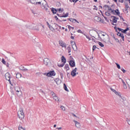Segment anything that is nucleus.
<instances>
[{"label": "nucleus", "instance_id": "obj_55", "mask_svg": "<svg viewBox=\"0 0 130 130\" xmlns=\"http://www.w3.org/2000/svg\"><path fill=\"white\" fill-rule=\"evenodd\" d=\"M110 90H111L112 92H114V93H115V92H116V90H115V89H113V88H110Z\"/></svg>", "mask_w": 130, "mask_h": 130}, {"label": "nucleus", "instance_id": "obj_3", "mask_svg": "<svg viewBox=\"0 0 130 130\" xmlns=\"http://www.w3.org/2000/svg\"><path fill=\"white\" fill-rule=\"evenodd\" d=\"M47 77H52L55 76V72L54 71H50L49 72L46 74Z\"/></svg>", "mask_w": 130, "mask_h": 130}, {"label": "nucleus", "instance_id": "obj_16", "mask_svg": "<svg viewBox=\"0 0 130 130\" xmlns=\"http://www.w3.org/2000/svg\"><path fill=\"white\" fill-rule=\"evenodd\" d=\"M61 60L63 63H66L67 62V59H66V57H64L63 56H62L61 58Z\"/></svg>", "mask_w": 130, "mask_h": 130}, {"label": "nucleus", "instance_id": "obj_37", "mask_svg": "<svg viewBox=\"0 0 130 130\" xmlns=\"http://www.w3.org/2000/svg\"><path fill=\"white\" fill-rule=\"evenodd\" d=\"M117 35L119 37H121L123 35V34L120 33L119 31H118Z\"/></svg>", "mask_w": 130, "mask_h": 130}, {"label": "nucleus", "instance_id": "obj_8", "mask_svg": "<svg viewBox=\"0 0 130 130\" xmlns=\"http://www.w3.org/2000/svg\"><path fill=\"white\" fill-rule=\"evenodd\" d=\"M57 15L58 16V17H60V18H67V17L69 16V13H67L64 15H61V14H57Z\"/></svg>", "mask_w": 130, "mask_h": 130}, {"label": "nucleus", "instance_id": "obj_11", "mask_svg": "<svg viewBox=\"0 0 130 130\" xmlns=\"http://www.w3.org/2000/svg\"><path fill=\"white\" fill-rule=\"evenodd\" d=\"M73 121L75 123V126H76V127L79 128L80 126H81V124L80 123H79V122L76 121L75 120H74Z\"/></svg>", "mask_w": 130, "mask_h": 130}, {"label": "nucleus", "instance_id": "obj_18", "mask_svg": "<svg viewBox=\"0 0 130 130\" xmlns=\"http://www.w3.org/2000/svg\"><path fill=\"white\" fill-rule=\"evenodd\" d=\"M54 18H55L56 21H58L59 22H62V21H67V19H64L63 20H60V19H58V18L57 17V16H55Z\"/></svg>", "mask_w": 130, "mask_h": 130}, {"label": "nucleus", "instance_id": "obj_1", "mask_svg": "<svg viewBox=\"0 0 130 130\" xmlns=\"http://www.w3.org/2000/svg\"><path fill=\"white\" fill-rule=\"evenodd\" d=\"M14 89L16 92H17V95L18 96V97H20V96L22 95V91H21V88H20V87L18 85H16L14 87Z\"/></svg>", "mask_w": 130, "mask_h": 130}, {"label": "nucleus", "instance_id": "obj_62", "mask_svg": "<svg viewBox=\"0 0 130 130\" xmlns=\"http://www.w3.org/2000/svg\"><path fill=\"white\" fill-rule=\"evenodd\" d=\"M121 37V39H122V41H124V36H123V35Z\"/></svg>", "mask_w": 130, "mask_h": 130}, {"label": "nucleus", "instance_id": "obj_44", "mask_svg": "<svg viewBox=\"0 0 130 130\" xmlns=\"http://www.w3.org/2000/svg\"><path fill=\"white\" fill-rule=\"evenodd\" d=\"M96 48H97V47H96L95 45H93L92 47V51H94V50H95V49H96Z\"/></svg>", "mask_w": 130, "mask_h": 130}, {"label": "nucleus", "instance_id": "obj_58", "mask_svg": "<svg viewBox=\"0 0 130 130\" xmlns=\"http://www.w3.org/2000/svg\"><path fill=\"white\" fill-rule=\"evenodd\" d=\"M125 8H126V9H129V6H128V5L126 4Z\"/></svg>", "mask_w": 130, "mask_h": 130}, {"label": "nucleus", "instance_id": "obj_13", "mask_svg": "<svg viewBox=\"0 0 130 130\" xmlns=\"http://www.w3.org/2000/svg\"><path fill=\"white\" fill-rule=\"evenodd\" d=\"M72 48L74 51H77L78 48H77V45H76V43H74V44H72Z\"/></svg>", "mask_w": 130, "mask_h": 130}, {"label": "nucleus", "instance_id": "obj_45", "mask_svg": "<svg viewBox=\"0 0 130 130\" xmlns=\"http://www.w3.org/2000/svg\"><path fill=\"white\" fill-rule=\"evenodd\" d=\"M123 87L124 89H127V86H126V84L125 83L123 84Z\"/></svg>", "mask_w": 130, "mask_h": 130}, {"label": "nucleus", "instance_id": "obj_29", "mask_svg": "<svg viewBox=\"0 0 130 130\" xmlns=\"http://www.w3.org/2000/svg\"><path fill=\"white\" fill-rule=\"evenodd\" d=\"M17 114H24V112H23V110H20L18 111Z\"/></svg>", "mask_w": 130, "mask_h": 130}, {"label": "nucleus", "instance_id": "obj_61", "mask_svg": "<svg viewBox=\"0 0 130 130\" xmlns=\"http://www.w3.org/2000/svg\"><path fill=\"white\" fill-rule=\"evenodd\" d=\"M124 11L126 12V14L128 13V11H127V8H125Z\"/></svg>", "mask_w": 130, "mask_h": 130}, {"label": "nucleus", "instance_id": "obj_57", "mask_svg": "<svg viewBox=\"0 0 130 130\" xmlns=\"http://www.w3.org/2000/svg\"><path fill=\"white\" fill-rule=\"evenodd\" d=\"M51 94L52 96H53H53H55V93H54V92H53V91L51 92Z\"/></svg>", "mask_w": 130, "mask_h": 130}, {"label": "nucleus", "instance_id": "obj_39", "mask_svg": "<svg viewBox=\"0 0 130 130\" xmlns=\"http://www.w3.org/2000/svg\"><path fill=\"white\" fill-rule=\"evenodd\" d=\"M57 12H63V9H61V8H59L56 9Z\"/></svg>", "mask_w": 130, "mask_h": 130}, {"label": "nucleus", "instance_id": "obj_63", "mask_svg": "<svg viewBox=\"0 0 130 130\" xmlns=\"http://www.w3.org/2000/svg\"><path fill=\"white\" fill-rule=\"evenodd\" d=\"M71 43L72 45L73 46V44H75V43H76L74 42L73 41H71Z\"/></svg>", "mask_w": 130, "mask_h": 130}, {"label": "nucleus", "instance_id": "obj_50", "mask_svg": "<svg viewBox=\"0 0 130 130\" xmlns=\"http://www.w3.org/2000/svg\"><path fill=\"white\" fill-rule=\"evenodd\" d=\"M78 33H81V34H83V31L81 29H78L77 30Z\"/></svg>", "mask_w": 130, "mask_h": 130}, {"label": "nucleus", "instance_id": "obj_60", "mask_svg": "<svg viewBox=\"0 0 130 130\" xmlns=\"http://www.w3.org/2000/svg\"><path fill=\"white\" fill-rule=\"evenodd\" d=\"M114 39L115 40H116V42H118V43H119V40H118V39L115 38Z\"/></svg>", "mask_w": 130, "mask_h": 130}, {"label": "nucleus", "instance_id": "obj_53", "mask_svg": "<svg viewBox=\"0 0 130 130\" xmlns=\"http://www.w3.org/2000/svg\"><path fill=\"white\" fill-rule=\"evenodd\" d=\"M18 129L19 130H25V129H24V128H23V127H22V126L19 127Z\"/></svg>", "mask_w": 130, "mask_h": 130}, {"label": "nucleus", "instance_id": "obj_14", "mask_svg": "<svg viewBox=\"0 0 130 130\" xmlns=\"http://www.w3.org/2000/svg\"><path fill=\"white\" fill-rule=\"evenodd\" d=\"M111 18H114L113 19V23H117V17H116L115 16H111Z\"/></svg>", "mask_w": 130, "mask_h": 130}, {"label": "nucleus", "instance_id": "obj_24", "mask_svg": "<svg viewBox=\"0 0 130 130\" xmlns=\"http://www.w3.org/2000/svg\"><path fill=\"white\" fill-rule=\"evenodd\" d=\"M115 30H116V32H118V31H121L122 32V29L119 28V27H117L116 26L114 27Z\"/></svg>", "mask_w": 130, "mask_h": 130}, {"label": "nucleus", "instance_id": "obj_15", "mask_svg": "<svg viewBox=\"0 0 130 130\" xmlns=\"http://www.w3.org/2000/svg\"><path fill=\"white\" fill-rule=\"evenodd\" d=\"M51 12L53 14V15H55V14H56V13L57 12V10H56V9L52 8Z\"/></svg>", "mask_w": 130, "mask_h": 130}, {"label": "nucleus", "instance_id": "obj_43", "mask_svg": "<svg viewBox=\"0 0 130 130\" xmlns=\"http://www.w3.org/2000/svg\"><path fill=\"white\" fill-rule=\"evenodd\" d=\"M60 108L61 110H63V111H64V110H66V108H64V107H63V106H61Z\"/></svg>", "mask_w": 130, "mask_h": 130}, {"label": "nucleus", "instance_id": "obj_32", "mask_svg": "<svg viewBox=\"0 0 130 130\" xmlns=\"http://www.w3.org/2000/svg\"><path fill=\"white\" fill-rule=\"evenodd\" d=\"M31 4L33 5H36V0H30Z\"/></svg>", "mask_w": 130, "mask_h": 130}, {"label": "nucleus", "instance_id": "obj_56", "mask_svg": "<svg viewBox=\"0 0 130 130\" xmlns=\"http://www.w3.org/2000/svg\"><path fill=\"white\" fill-rule=\"evenodd\" d=\"M121 71H122V72H123V73H125V72H126V71H125V70H124L123 68H121Z\"/></svg>", "mask_w": 130, "mask_h": 130}, {"label": "nucleus", "instance_id": "obj_31", "mask_svg": "<svg viewBox=\"0 0 130 130\" xmlns=\"http://www.w3.org/2000/svg\"><path fill=\"white\" fill-rule=\"evenodd\" d=\"M116 95H118L119 96V98H121V95H120V92H118L116 91V92H114Z\"/></svg>", "mask_w": 130, "mask_h": 130}, {"label": "nucleus", "instance_id": "obj_41", "mask_svg": "<svg viewBox=\"0 0 130 130\" xmlns=\"http://www.w3.org/2000/svg\"><path fill=\"white\" fill-rule=\"evenodd\" d=\"M68 29H69V30H71L72 29L74 30L75 28L74 27L71 26L70 25H68Z\"/></svg>", "mask_w": 130, "mask_h": 130}, {"label": "nucleus", "instance_id": "obj_54", "mask_svg": "<svg viewBox=\"0 0 130 130\" xmlns=\"http://www.w3.org/2000/svg\"><path fill=\"white\" fill-rule=\"evenodd\" d=\"M77 2H79V0H72V3H74L75 4H76V3H77Z\"/></svg>", "mask_w": 130, "mask_h": 130}, {"label": "nucleus", "instance_id": "obj_33", "mask_svg": "<svg viewBox=\"0 0 130 130\" xmlns=\"http://www.w3.org/2000/svg\"><path fill=\"white\" fill-rule=\"evenodd\" d=\"M47 24L49 29H53V27H52V26L50 25V24H49V23H48V22H47Z\"/></svg>", "mask_w": 130, "mask_h": 130}, {"label": "nucleus", "instance_id": "obj_2", "mask_svg": "<svg viewBox=\"0 0 130 130\" xmlns=\"http://www.w3.org/2000/svg\"><path fill=\"white\" fill-rule=\"evenodd\" d=\"M5 77L6 79L9 82L10 84H11V74H10L9 72H7L5 74Z\"/></svg>", "mask_w": 130, "mask_h": 130}, {"label": "nucleus", "instance_id": "obj_26", "mask_svg": "<svg viewBox=\"0 0 130 130\" xmlns=\"http://www.w3.org/2000/svg\"><path fill=\"white\" fill-rule=\"evenodd\" d=\"M63 88L65 90V91H67V92H69V90L68 89L67 85L65 83L63 84Z\"/></svg>", "mask_w": 130, "mask_h": 130}, {"label": "nucleus", "instance_id": "obj_5", "mask_svg": "<svg viewBox=\"0 0 130 130\" xmlns=\"http://www.w3.org/2000/svg\"><path fill=\"white\" fill-rule=\"evenodd\" d=\"M69 66L71 68H75L76 67V62H75L74 60H71L69 62Z\"/></svg>", "mask_w": 130, "mask_h": 130}, {"label": "nucleus", "instance_id": "obj_12", "mask_svg": "<svg viewBox=\"0 0 130 130\" xmlns=\"http://www.w3.org/2000/svg\"><path fill=\"white\" fill-rule=\"evenodd\" d=\"M18 117L20 119V120H22V119H24V118L25 117L24 114H18Z\"/></svg>", "mask_w": 130, "mask_h": 130}, {"label": "nucleus", "instance_id": "obj_27", "mask_svg": "<svg viewBox=\"0 0 130 130\" xmlns=\"http://www.w3.org/2000/svg\"><path fill=\"white\" fill-rule=\"evenodd\" d=\"M105 7H107V8H108V11H109V12H110V11H112V9L111 8V7H109V6H108V5H105Z\"/></svg>", "mask_w": 130, "mask_h": 130}, {"label": "nucleus", "instance_id": "obj_59", "mask_svg": "<svg viewBox=\"0 0 130 130\" xmlns=\"http://www.w3.org/2000/svg\"><path fill=\"white\" fill-rule=\"evenodd\" d=\"M120 99H121L122 100H123V101H124V100H125V98L124 97H123L121 96V98H119Z\"/></svg>", "mask_w": 130, "mask_h": 130}, {"label": "nucleus", "instance_id": "obj_6", "mask_svg": "<svg viewBox=\"0 0 130 130\" xmlns=\"http://www.w3.org/2000/svg\"><path fill=\"white\" fill-rule=\"evenodd\" d=\"M94 20V21H96V22H102V19L99 16H95Z\"/></svg>", "mask_w": 130, "mask_h": 130}, {"label": "nucleus", "instance_id": "obj_52", "mask_svg": "<svg viewBox=\"0 0 130 130\" xmlns=\"http://www.w3.org/2000/svg\"><path fill=\"white\" fill-rule=\"evenodd\" d=\"M119 17L120 18V19L122 20L123 21H124V19H123V17H122V16L119 15Z\"/></svg>", "mask_w": 130, "mask_h": 130}, {"label": "nucleus", "instance_id": "obj_42", "mask_svg": "<svg viewBox=\"0 0 130 130\" xmlns=\"http://www.w3.org/2000/svg\"><path fill=\"white\" fill-rule=\"evenodd\" d=\"M67 49L68 50V53H70V52H71V47L68 46Z\"/></svg>", "mask_w": 130, "mask_h": 130}, {"label": "nucleus", "instance_id": "obj_30", "mask_svg": "<svg viewBox=\"0 0 130 130\" xmlns=\"http://www.w3.org/2000/svg\"><path fill=\"white\" fill-rule=\"evenodd\" d=\"M114 15H116V16H120V12H117L116 10H114Z\"/></svg>", "mask_w": 130, "mask_h": 130}, {"label": "nucleus", "instance_id": "obj_10", "mask_svg": "<svg viewBox=\"0 0 130 130\" xmlns=\"http://www.w3.org/2000/svg\"><path fill=\"white\" fill-rule=\"evenodd\" d=\"M54 81L57 85H60L61 83V80L59 78H56Z\"/></svg>", "mask_w": 130, "mask_h": 130}, {"label": "nucleus", "instance_id": "obj_9", "mask_svg": "<svg viewBox=\"0 0 130 130\" xmlns=\"http://www.w3.org/2000/svg\"><path fill=\"white\" fill-rule=\"evenodd\" d=\"M59 44L62 47H64V48H67V44L63 41H60L59 42Z\"/></svg>", "mask_w": 130, "mask_h": 130}, {"label": "nucleus", "instance_id": "obj_17", "mask_svg": "<svg viewBox=\"0 0 130 130\" xmlns=\"http://www.w3.org/2000/svg\"><path fill=\"white\" fill-rule=\"evenodd\" d=\"M55 25V29L53 28V30H57V31H58L59 32H60V29H58V25L57 24L54 23Z\"/></svg>", "mask_w": 130, "mask_h": 130}, {"label": "nucleus", "instance_id": "obj_64", "mask_svg": "<svg viewBox=\"0 0 130 130\" xmlns=\"http://www.w3.org/2000/svg\"><path fill=\"white\" fill-rule=\"evenodd\" d=\"M127 35L128 36H130V31H129V32H127Z\"/></svg>", "mask_w": 130, "mask_h": 130}, {"label": "nucleus", "instance_id": "obj_48", "mask_svg": "<svg viewBox=\"0 0 130 130\" xmlns=\"http://www.w3.org/2000/svg\"><path fill=\"white\" fill-rule=\"evenodd\" d=\"M121 32L124 33V34H126V30H125V29H122Z\"/></svg>", "mask_w": 130, "mask_h": 130}, {"label": "nucleus", "instance_id": "obj_36", "mask_svg": "<svg viewBox=\"0 0 130 130\" xmlns=\"http://www.w3.org/2000/svg\"><path fill=\"white\" fill-rule=\"evenodd\" d=\"M98 44H99V45H100V46H101V47H104V45L102 43H101V42H99Z\"/></svg>", "mask_w": 130, "mask_h": 130}, {"label": "nucleus", "instance_id": "obj_23", "mask_svg": "<svg viewBox=\"0 0 130 130\" xmlns=\"http://www.w3.org/2000/svg\"><path fill=\"white\" fill-rule=\"evenodd\" d=\"M20 70H21V71H22L23 72H27V71H28V69L25 68V67H21L20 68Z\"/></svg>", "mask_w": 130, "mask_h": 130}, {"label": "nucleus", "instance_id": "obj_21", "mask_svg": "<svg viewBox=\"0 0 130 130\" xmlns=\"http://www.w3.org/2000/svg\"><path fill=\"white\" fill-rule=\"evenodd\" d=\"M16 76L17 79H20V78H22V74H21L20 73H17Z\"/></svg>", "mask_w": 130, "mask_h": 130}, {"label": "nucleus", "instance_id": "obj_20", "mask_svg": "<svg viewBox=\"0 0 130 130\" xmlns=\"http://www.w3.org/2000/svg\"><path fill=\"white\" fill-rule=\"evenodd\" d=\"M53 100H55V101H57V102H59V99H58V97H57L56 95H54L53 96Z\"/></svg>", "mask_w": 130, "mask_h": 130}, {"label": "nucleus", "instance_id": "obj_7", "mask_svg": "<svg viewBox=\"0 0 130 130\" xmlns=\"http://www.w3.org/2000/svg\"><path fill=\"white\" fill-rule=\"evenodd\" d=\"M43 7H44V8L45 9V10L46 12H48V8H47V7H48V5H47V3H46V1H45V3H43Z\"/></svg>", "mask_w": 130, "mask_h": 130}, {"label": "nucleus", "instance_id": "obj_46", "mask_svg": "<svg viewBox=\"0 0 130 130\" xmlns=\"http://www.w3.org/2000/svg\"><path fill=\"white\" fill-rule=\"evenodd\" d=\"M84 36H85L86 37V38L87 39H88L89 41L91 40V38H90V37H89L87 35H86V34H84Z\"/></svg>", "mask_w": 130, "mask_h": 130}, {"label": "nucleus", "instance_id": "obj_51", "mask_svg": "<svg viewBox=\"0 0 130 130\" xmlns=\"http://www.w3.org/2000/svg\"><path fill=\"white\" fill-rule=\"evenodd\" d=\"M126 121H127L128 124H129V125H130V118L127 119Z\"/></svg>", "mask_w": 130, "mask_h": 130}, {"label": "nucleus", "instance_id": "obj_25", "mask_svg": "<svg viewBox=\"0 0 130 130\" xmlns=\"http://www.w3.org/2000/svg\"><path fill=\"white\" fill-rule=\"evenodd\" d=\"M65 70L67 71H70V67H69V64H66L64 66Z\"/></svg>", "mask_w": 130, "mask_h": 130}, {"label": "nucleus", "instance_id": "obj_38", "mask_svg": "<svg viewBox=\"0 0 130 130\" xmlns=\"http://www.w3.org/2000/svg\"><path fill=\"white\" fill-rule=\"evenodd\" d=\"M73 117H76V119H80V117H79V116L76 115V114H73L72 115Z\"/></svg>", "mask_w": 130, "mask_h": 130}, {"label": "nucleus", "instance_id": "obj_19", "mask_svg": "<svg viewBox=\"0 0 130 130\" xmlns=\"http://www.w3.org/2000/svg\"><path fill=\"white\" fill-rule=\"evenodd\" d=\"M76 72L73 70L71 73V76H72V77H76V76L77 75V73H76Z\"/></svg>", "mask_w": 130, "mask_h": 130}, {"label": "nucleus", "instance_id": "obj_34", "mask_svg": "<svg viewBox=\"0 0 130 130\" xmlns=\"http://www.w3.org/2000/svg\"><path fill=\"white\" fill-rule=\"evenodd\" d=\"M57 66L58 67H59V68H62L63 66H64V63H63L62 64H58Z\"/></svg>", "mask_w": 130, "mask_h": 130}, {"label": "nucleus", "instance_id": "obj_49", "mask_svg": "<svg viewBox=\"0 0 130 130\" xmlns=\"http://www.w3.org/2000/svg\"><path fill=\"white\" fill-rule=\"evenodd\" d=\"M2 62L4 64H6V61L5 60V59H4V58L2 59Z\"/></svg>", "mask_w": 130, "mask_h": 130}, {"label": "nucleus", "instance_id": "obj_22", "mask_svg": "<svg viewBox=\"0 0 130 130\" xmlns=\"http://www.w3.org/2000/svg\"><path fill=\"white\" fill-rule=\"evenodd\" d=\"M68 20H69V21L72 22V23H76V22H77L76 19L74 18H68Z\"/></svg>", "mask_w": 130, "mask_h": 130}, {"label": "nucleus", "instance_id": "obj_47", "mask_svg": "<svg viewBox=\"0 0 130 130\" xmlns=\"http://www.w3.org/2000/svg\"><path fill=\"white\" fill-rule=\"evenodd\" d=\"M111 14L112 15H115V14L114 13V9H113L111 11Z\"/></svg>", "mask_w": 130, "mask_h": 130}, {"label": "nucleus", "instance_id": "obj_40", "mask_svg": "<svg viewBox=\"0 0 130 130\" xmlns=\"http://www.w3.org/2000/svg\"><path fill=\"white\" fill-rule=\"evenodd\" d=\"M116 66H117V68L119 69L120 70V65L117 63H115Z\"/></svg>", "mask_w": 130, "mask_h": 130}, {"label": "nucleus", "instance_id": "obj_35", "mask_svg": "<svg viewBox=\"0 0 130 130\" xmlns=\"http://www.w3.org/2000/svg\"><path fill=\"white\" fill-rule=\"evenodd\" d=\"M59 75L60 76V78L61 80H62V77H63V73L61 72H59Z\"/></svg>", "mask_w": 130, "mask_h": 130}, {"label": "nucleus", "instance_id": "obj_4", "mask_svg": "<svg viewBox=\"0 0 130 130\" xmlns=\"http://www.w3.org/2000/svg\"><path fill=\"white\" fill-rule=\"evenodd\" d=\"M44 63L45 66H48L50 63V60L48 58H45L44 59Z\"/></svg>", "mask_w": 130, "mask_h": 130}, {"label": "nucleus", "instance_id": "obj_28", "mask_svg": "<svg viewBox=\"0 0 130 130\" xmlns=\"http://www.w3.org/2000/svg\"><path fill=\"white\" fill-rule=\"evenodd\" d=\"M105 15L106 16H108V17H109V16H111L110 12L108 11L105 12Z\"/></svg>", "mask_w": 130, "mask_h": 130}]
</instances>
